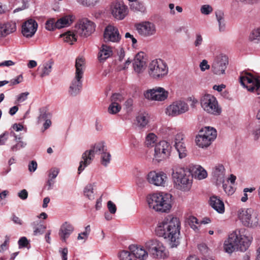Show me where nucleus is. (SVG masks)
<instances>
[{
	"instance_id": "51",
	"label": "nucleus",
	"mask_w": 260,
	"mask_h": 260,
	"mask_svg": "<svg viewBox=\"0 0 260 260\" xmlns=\"http://www.w3.org/2000/svg\"><path fill=\"white\" fill-rule=\"evenodd\" d=\"M123 100V98L122 95L120 93H117L113 94L111 98V101L112 103H119L122 101Z\"/></svg>"
},
{
	"instance_id": "10",
	"label": "nucleus",
	"mask_w": 260,
	"mask_h": 260,
	"mask_svg": "<svg viewBox=\"0 0 260 260\" xmlns=\"http://www.w3.org/2000/svg\"><path fill=\"white\" fill-rule=\"evenodd\" d=\"M146 248L154 257L165 259L168 257L169 252L163 244L156 239L150 240L145 243Z\"/></svg>"
},
{
	"instance_id": "62",
	"label": "nucleus",
	"mask_w": 260,
	"mask_h": 260,
	"mask_svg": "<svg viewBox=\"0 0 260 260\" xmlns=\"http://www.w3.org/2000/svg\"><path fill=\"white\" fill-rule=\"evenodd\" d=\"M18 196L22 200H25L28 197V192L25 189L21 190L18 193Z\"/></svg>"
},
{
	"instance_id": "53",
	"label": "nucleus",
	"mask_w": 260,
	"mask_h": 260,
	"mask_svg": "<svg viewBox=\"0 0 260 260\" xmlns=\"http://www.w3.org/2000/svg\"><path fill=\"white\" fill-rule=\"evenodd\" d=\"M203 42V38L200 33H197L196 35L195 40L194 42V45L196 47H199L202 44Z\"/></svg>"
},
{
	"instance_id": "44",
	"label": "nucleus",
	"mask_w": 260,
	"mask_h": 260,
	"mask_svg": "<svg viewBox=\"0 0 260 260\" xmlns=\"http://www.w3.org/2000/svg\"><path fill=\"white\" fill-rule=\"evenodd\" d=\"M207 176L206 171L201 166L198 167L195 171V177L199 180L205 179Z\"/></svg>"
},
{
	"instance_id": "21",
	"label": "nucleus",
	"mask_w": 260,
	"mask_h": 260,
	"mask_svg": "<svg viewBox=\"0 0 260 260\" xmlns=\"http://www.w3.org/2000/svg\"><path fill=\"white\" fill-rule=\"evenodd\" d=\"M149 183L155 186H164L167 180V176L164 172H150L147 176Z\"/></svg>"
},
{
	"instance_id": "55",
	"label": "nucleus",
	"mask_w": 260,
	"mask_h": 260,
	"mask_svg": "<svg viewBox=\"0 0 260 260\" xmlns=\"http://www.w3.org/2000/svg\"><path fill=\"white\" fill-rule=\"evenodd\" d=\"M222 184L223 188L226 193H227L228 195H231L234 193L235 192V189L231 185H228V184L224 183Z\"/></svg>"
},
{
	"instance_id": "38",
	"label": "nucleus",
	"mask_w": 260,
	"mask_h": 260,
	"mask_svg": "<svg viewBox=\"0 0 260 260\" xmlns=\"http://www.w3.org/2000/svg\"><path fill=\"white\" fill-rule=\"evenodd\" d=\"M187 223L196 232H199L200 229V223L198 219L194 216H189L187 219Z\"/></svg>"
},
{
	"instance_id": "36",
	"label": "nucleus",
	"mask_w": 260,
	"mask_h": 260,
	"mask_svg": "<svg viewBox=\"0 0 260 260\" xmlns=\"http://www.w3.org/2000/svg\"><path fill=\"white\" fill-rule=\"evenodd\" d=\"M60 37L62 38L64 41L72 44L74 42L76 41L77 38L74 32L68 31L66 33L60 35Z\"/></svg>"
},
{
	"instance_id": "59",
	"label": "nucleus",
	"mask_w": 260,
	"mask_h": 260,
	"mask_svg": "<svg viewBox=\"0 0 260 260\" xmlns=\"http://www.w3.org/2000/svg\"><path fill=\"white\" fill-rule=\"evenodd\" d=\"M200 68L201 70L204 72L206 70H208L210 69V65L208 64L207 60L204 59L201 62L200 64Z\"/></svg>"
},
{
	"instance_id": "43",
	"label": "nucleus",
	"mask_w": 260,
	"mask_h": 260,
	"mask_svg": "<svg viewBox=\"0 0 260 260\" xmlns=\"http://www.w3.org/2000/svg\"><path fill=\"white\" fill-rule=\"evenodd\" d=\"M120 260H136L133 254L127 250L121 251L118 255Z\"/></svg>"
},
{
	"instance_id": "30",
	"label": "nucleus",
	"mask_w": 260,
	"mask_h": 260,
	"mask_svg": "<svg viewBox=\"0 0 260 260\" xmlns=\"http://www.w3.org/2000/svg\"><path fill=\"white\" fill-rule=\"evenodd\" d=\"M53 62L51 60L44 62L39 67V70L41 71L40 77H44L48 76L52 70V67Z\"/></svg>"
},
{
	"instance_id": "18",
	"label": "nucleus",
	"mask_w": 260,
	"mask_h": 260,
	"mask_svg": "<svg viewBox=\"0 0 260 260\" xmlns=\"http://www.w3.org/2000/svg\"><path fill=\"white\" fill-rule=\"evenodd\" d=\"M188 110L187 104L182 101L173 102L166 109V114L169 116H175L184 113Z\"/></svg>"
},
{
	"instance_id": "46",
	"label": "nucleus",
	"mask_w": 260,
	"mask_h": 260,
	"mask_svg": "<svg viewBox=\"0 0 260 260\" xmlns=\"http://www.w3.org/2000/svg\"><path fill=\"white\" fill-rule=\"evenodd\" d=\"M249 39L255 42L260 41V27L253 29L251 31L249 36Z\"/></svg>"
},
{
	"instance_id": "8",
	"label": "nucleus",
	"mask_w": 260,
	"mask_h": 260,
	"mask_svg": "<svg viewBox=\"0 0 260 260\" xmlns=\"http://www.w3.org/2000/svg\"><path fill=\"white\" fill-rule=\"evenodd\" d=\"M238 216L244 226L253 228L258 225V214L252 208H241L239 209L238 211Z\"/></svg>"
},
{
	"instance_id": "39",
	"label": "nucleus",
	"mask_w": 260,
	"mask_h": 260,
	"mask_svg": "<svg viewBox=\"0 0 260 260\" xmlns=\"http://www.w3.org/2000/svg\"><path fill=\"white\" fill-rule=\"evenodd\" d=\"M130 9L134 12H140L144 13L146 11V8L144 4L140 2H135L132 3L130 5Z\"/></svg>"
},
{
	"instance_id": "14",
	"label": "nucleus",
	"mask_w": 260,
	"mask_h": 260,
	"mask_svg": "<svg viewBox=\"0 0 260 260\" xmlns=\"http://www.w3.org/2000/svg\"><path fill=\"white\" fill-rule=\"evenodd\" d=\"M229 63L226 55L220 53L214 56L211 64V70L214 74L220 75L225 74V71Z\"/></svg>"
},
{
	"instance_id": "4",
	"label": "nucleus",
	"mask_w": 260,
	"mask_h": 260,
	"mask_svg": "<svg viewBox=\"0 0 260 260\" xmlns=\"http://www.w3.org/2000/svg\"><path fill=\"white\" fill-rule=\"evenodd\" d=\"M172 179L175 187L182 191H189L192 184V177L183 168L175 165L172 169Z\"/></svg>"
},
{
	"instance_id": "6",
	"label": "nucleus",
	"mask_w": 260,
	"mask_h": 260,
	"mask_svg": "<svg viewBox=\"0 0 260 260\" xmlns=\"http://www.w3.org/2000/svg\"><path fill=\"white\" fill-rule=\"evenodd\" d=\"M76 73L74 79L72 81L69 88V93L72 96L79 93L82 88L84 70L85 69V59L82 57H78L75 62Z\"/></svg>"
},
{
	"instance_id": "58",
	"label": "nucleus",
	"mask_w": 260,
	"mask_h": 260,
	"mask_svg": "<svg viewBox=\"0 0 260 260\" xmlns=\"http://www.w3.org/2000/svg\"><path fill=\"white\" fill-rule=\"evenodd\" d=\"M12 127L14 130H26L27 129L26 126L24 124L23 122H21L19 123H15L14 124Z\"/></svg>"
},
{
	"instance_id": "45",
	"label": "nucleus",
	"mask_w": 260,
	"mask_h": 260,
	"mask_svg": "<svg viewBox=\"0 0 260 260\" xmlns=\"http://www.w3.org/2000/svg\"><path fill=\"white\" fill-rule=\"evenodd\" d=\"M93 186L92 184H89L85 187L84 190V195L89 200L94 199Z\"/></svg>"
},
{
	"instance_id": "26",
	"label": "nucleus",
	"mask_w": 260,
	"mask_h": 260,
	"mask_svg": "<svg viewBox=\"0 0 260 260\" xmlns=\"http://www.w3.org/2000/svg\"><path fill=\"white\" fill-rule=\"evenodd\" d=\"M112 49L110 46L102 44L98 54V59L100 62H103L112 56Z\"/></svg>"
},
{
	"instance_id": "5",
	"label": "nucleus",
	"mask_w": 260,
	"mask_h": 260,
	"mask_svg": "<svg viewBox=\"0 0 260 260\" xmlns=\"http://www.w3.org/2000/svg\"><path fill=\"white\" fill-rule=\"evenodd\" d=\"M107 150V146L103 141L96 143L92 145L90 149L86 150L82 155L81 160L78 169V173L80 174L86 167L91 163L95 154L101 155Z\"/></svg>"
},
{
	"instance_id": "61",
	"label": "nucleus",
	"mask_w": 260,
	"mask_h": 260,
	"mask_svg": "<svg viewBox=\"0 0 260 260\" xmlns=\"http://www.w3.org/2000/svg\"><path fill=\"white\" fill-rule=\"evenodd\" d=\"M22 78L23 77L22 75L18 76L16 78L12 79L10 81V85H14L20 83V82H22Z\"/></svg>"
},
{
	"instance_id": "28",
	"label": "nucleus",
	"mask_w": 260,
	"mask_h": 260,
	"mask_svg": "<svg viewBox=\"0 0 260 260\" xmlns=\"http://www.w3.org/2000/svg\"><path fill=\"white\" fill-rule=\"evenodd\" d=\"M210 204L219 213H223L224 212L223 202L217 196H214L210 198Z\"/></svg>"
},
{
	"instance_id": "31",
	"label": "nucleus",
	"mask_w": 260,
	"mask_h": 260,
	"mask_svg": "<svg viewBox=\"0 0 260 260\" xmlns=\"http://www.w3.org/2000/svg\"><path fill=\"white\" fill-rule=\"evenodd\" d=\"M73 18V16L67 15L58 19L56 21V27L59 29L69 26L72 23Z\"/></svg>"
},
{
	"instance_id": "33",
	"label": "nucleus",
	"mask_w": 260,
	"mask_h": 260,
	"mask_svg": "<svg viewBox=\"0 0 260 260\" xmlns=\"http://www.w3.org/2000/svg\"><path fill=\"white\" fill-rule=\"evenodd\" d=\"M10 135L17 142L15 145L11 147V150L12 151H17L25 147L26 144L20 140L21 138L20 136L16 135L13 132H11Z\"/></svg>"
},
{
	"instance_id": "20",
	"label": "nucleus",
	"mask_w": 260,
	"mask_h": 260,
	"mask_svg": "<svg viewBox=\"0 0 260 260\" xmlns=\"http://www.w3.org/2000/svg\"><path fill=\"white\" fill-rule=\"evenodd\" d=\"M135 26L138 34L145 37L153 36L156 32L155 25L150 22H143L136 24Z\"/></svg>"
},
{
	"instance_id": "63",
	"label": "nucleus",
	"mask_w": 260,
	"mask_h": 260,
	"mask_svg": "<svg viewBox=\"0 0 260 260\" xmlns=\"http://www.w3.org/2000/svg\"><path fill=\"white\" fill-rule=\"evenodd\" d=\"M37 163L36 161L32 160L28 165V170L30 172H35L37 168Z\"/></svg>"
},
{
	"instance_id": "32",
	"label": "nucleus",
	"mask_w": 260,
	"mask_h": 260,
	"mask_svg": "<svg viewBox=\"0 0 260 260\" xmlns=\"http://www.w3.org/2000/svg\"><path fill=\"white\" fill-rule=\"evenodd\" d=\"M158 140L157 136L153 133H149L146 135L145 140V145L147 147H155L157 144Z\"/></svg>"
},
{
	"instance_id": "23",
	"label": "nucleus",
	"mask_w": 260,
	"mask_h": 260,
	"mask_svg": "<svg viewBox=\"0 0 260 260\" xmlns=\"http://www.w3.org/2000/svg\"><path fill=\"white\" fill-rule=\"evenodd\" d=\"M184 136L182 133H179L175 136L174 146L178 153L179 158L182 159L187 156V149L183 140Z\"/></svg>"
},
{
	"instance_id": "13",
	"label": "nucleus",
	"mask_w": 260,
	"mask_h": 260,
	"mask_svg": "<svg viewBox=\"0 0 260 260\" xmlns=\"http://www.w3.org/2000/svg\"><path fill=\"white\" fill-rule=\"evenodd\" d=\"M217 135V131H200L196 136V144L200 148L206 149L214 141Z\"/></svg>"
},
{
	"instance_id": "35",
	"label": "nucleus",
	"mask_w": 260,
	"mask_h": 260,
	"mask_svg": "<svg viewBox=\"0 0 260 260\" xmlns=\"http://www.w3.org/2000/svg\"><path fill=\"white\" fill-rule=\"evenodd\" d=\"M31 225L34 229V235L35 236L42 235L46 229V226L40 221L33 222Z\"/></svg>"
},
{
	"instance_id": "60",
	"label": "nucleus",
	"mask_w": 260,
	"mask_h": 260,
	"mask_svg": "<svg viewBox=\"0 0 260 260\" xmlns=\"http://www.w3.org/2000/svg\"><path fill=\"white\" fill-rule=\"evenodd\" d=\"M59 252L61 254L62 260L68 259V250L67 248H60Z\"/></svg>"
},
{
	"instance_id": "19",
	"label": "nucleus",
	"mask_w": 260,
	"mask_h": 260,
	"mask_svg": "<svg viewBox=\"0 0 260 260\" xmlns=\"http://www.w3.org/2000/svg\"><path fill=\"white\" fill-rule=\"evenodd\" d=\"M121 37L118 29L112 25H108L104 30L103 39L105 43H119Z\"/></svg>"
},
{
	"instance_id": "50",
	"label": "nucleus",
	"mask_w": 260,
	"mask_h": 260,
	"mask_svg": "<svg viewBox=\"0 0 260 260\" xmlns=\"http://www.w3.org/2000/svg\"><path fill=\"white\" fill-rule=\"evenodd\" d=\"M28 92H22L17 96L15 104L21 103L25 101L29 95Z\"/></svg>"
},
{
	"instance_id": "29",
	"label": "nucleus",
	"mask_w": 260,
	"mask_h": 260,
	"mask_svg": "<svg viewBox=\"0 0 260 260\" xmlns=\"http://www.w3.org/2000/svg\"><path fill=\"white\" fill-rule=\"evenodd\" d=\"M145 67L146 61L139 54H137L134 59L133 63V67L135 71L138 73H140L143 72Z\"/></svg>"
},
{
	"instance_id": "12",
	"label": "nucleus",
	"mask_w": 260,
	"mask_h": 260,
	"mask_svg": "<svg viewBox=\"0 0 260 260\" xmlns=\"http://www.w3.org/2000/svg\"><path fill=\"white\" fill-rule=\"evenodd\" d=\"M240 82L248 90L260 94V79L254 77L250 73L240 77Z\"/></svg>"
},
{
	"instance_id": "41",
	"label": "nucleus",
	"mask_w": 260,
	"mask_h": 260,
	"mask_svg": "<svg viewBox=\"0 0 260 260\" xmlns=\"http://www.w3.org/2000/svg\"><path fill=\"white\" fill-rule=\"evenodd\" d=\"M51 118V114L48 112L45 108L40 109V115L38 118V122L41 123L44 120Z\"/></svg>"
},
{
	"instance_id": "54",
	"label": "nucleus",
	"mask_w": 260,
	"mask_h": 260,
	"mask_svg": "<svg viewBox=\"0 0 260 260\" xmlns=\"http://www.w3.org/2000/svg\"><path fill=\"white\" fill-rule=\"evenodd\" d=\"M212 7L209 5H205L202 6L201 12L203 14L208 15L212 11Z\"/></svg>"
},
{
	"instance_id": "49",
	"label": "nucleus",
	"mask_w": 260,
	"mask_h": 260,
	"mask_svg": "<svg viewBox=\"0 0 260 260\" xmlns=\"http://www.w3.org/2000/svg\"><path fill=\"white\" fill-rule=\"evenodd\" d=\"M90 232V225H88L86 226L85 228V231L79 234L78 236V240H86L89 235V233Z\"/></svg>"
},
{
	"instance_id": "56",
	"label": "nucleus",
	"mask_w": 260,
	"mask_h": 260,
	"mask_svg": "<svg viewBox=\"0 0 260 260\" xmlns=\"http://www.w3.org/2000/svg\"><path fill=\"white\" fill-rule=\"evenodd\" d=\"M59 169L56 168H52L49 173V178L54 179L58 175Z\"/></svg>"
},
{
	"instance_id": "3",
	"label": "nucleus",
	"mask_w": 260,
	"mask_h": 260,
	"mask_svg": "<svg viewBox=\"0 0 260 260\" xmlns=\"http://www.w3.org/2000/svg\"><path fill=\"white\" fill-rule=\"evenodd\" d=\"M147 201L149 208L156 212L168 213L172 208V195L170 193L160 192L149 194Z\"/></svg>"
},
{
	"instance_id": "25",
	"label": "nucleus",
	"mask_w": 260,
	"mask_h": 260,
	"mask_svg": "<svg viewBox=\"0 0 260 260\" xmlns=\"http://www.w3.org/2000/svg\"><path fill=\"white\" fill-rule=\"evenodd\" d=\"M128 248L136 258L145 259L148 257V251H147L143 247L136 245H131Z\"/></svg>"
},
{
	"instance_id": "37",
	"label": "nucleus",
	"mask_w": 260,
	"mask_h": 260,
	"mask_svg": "<svg viewBox=\"0 0 260 260\" xmlns=\"http://www.w3.org/2000/svg\"><path fill=\"white\" fill-rule=\"evenodd\" d=\"M137 125L141 128L144 127L148 122V116L146 113H141L136 118Z\"/></svg>"
},
{
	"instance_id": "34",
	"label": "nucleus",
	"mask_w": 260,
	"mask_h": 260,
	"mask_svg": "<svg viewBox=\"0 0 260 260\" xmlns=\"http://www.w3.org/2000/svg\"><path fill=\"white\" fill-rule=\"evenodd\" d=\"M216 17L218 23L219 29L220 31L224 30L225 23L224 19V13L221 10H216L215 12Z\"/></svg>"
},
{
	"instance_id": "22",
	"label": "nucleus",
	"mask_w": 260,
	"mask_h": 260,
	"mask_svg": "<svg viewBox=\"0 0 260 260\" xmlns=\"http://www.w3.org/2000/svg\"><path fill=\"white\" fill-rule=\"evenodd\" d=\"M37 28V22L35 20L30 19L23 23L21 33L24 37L30 38L34 36Z\"/></svg>"
},
{
	"instance_id": "9",
	"label": "nucleus",
	"mask_w": 260,
	"mask_h": 260,
	"mask_svg": "<svg viewBox=\"0 0 260 260\" xmlns=\"http://www.w3.org/2000/svg\"><path fill=\"white\" fill-rule=\"evenodd\" d=\"M172 147L171 144L166 140L159 141L155 145L153 155V161L159 162L170 157Z\"/></svg>"
},
{
	"instance_id": "52",
	"label": "nucleus",
	"mask_w": 260,
	"mask_h": 260,
	"mask_svg": "<svg viewBox=\"0 0 260 260\" xmlns=\"http://www.w3.org/2000/svg\"><path fill=\"white\" fill-rule=\"evenodd\" d=\"M19 248L27 247L29 244V241L25 237H21L18 241Z\"/></svg>"
},
{
	"instance_id": "24",
	"label": "nucleus",
	"mask_w": 260,
	"mask_h": 260,
	"mask_svg": "<svg viewBox=\"0 0 260 260\" xmlns=\"http://www.w3.org/2000/svg\"><path fill=\"white\" fill-rule=\"evenodd\" d=\"M225 169L223 165L216 164L212 169V177L216 185H219L224 182Z\"/></svg>"
},
{
	"instance_id": "64",
	"label": "nucleus",
	"mask_w": 260,
	"mask_h": 260,
	"mask_svg": "<svg viewBox=\"0 0 260 260\" xmlns=\"http://www.w3.org/2000/svg\"><path fill=\"white\" fill-rule=\"evenodd\" d=\"M9 137V133L8 132L4 133L3 135H0V145H4Z\"/></svg>"
},
{
	"instance_id": "42",
	"label": "nucleus",
	"mask_w": 260,
	"mask_h": 260,
	"mask_svg": "<svg viewBox=\"0 0 260 260\" xmlns=\"http://www.w3.org/2000/svg\"><path fill=\"white\" fill-rule=\"evenodd\" d=\"M3 26L5 30L4 31L6 36L15 32L16 30V24L15 22H9L3 24Z\"/></svg>"
},
{
	"instance_id": "57",
	"label": "nucleus",
	"mask_w": 260,
	"mask_h": 260,
	"mask_svg": "<svg viewBox=\"0 0 260 260\" xmlns=\"http://www.w3.org/2000/svg\"><path fill=\"white\" fill-rule=\"evenodd\" d=\"M107 207L109 212L111 214H115L116 212V207L115 205L111 201L108 202Z\"/></svg>"
},
{
	"instance_id": "17",
	"label": "nucleus",
	"mask_w": 260,
	"mask_h": 260,
	"mask_svg": "<svg viewBox=\"0 0 260 260\" xmlns=\"http://www.w3.org/2000/svg\"><path fill=\"white\" fill-rule=\"evenodd\" d=\"M111 14L117 20H123L128 14V8L122 2H114L110 6Z\"/></svg>"
},
{
	"instance_id": "15",
	"label": "nucleus",
	"mask_w": 260,
	"mask_h": 260,
	"mask_svg": "<svg viewBox=\"0 0 260 260\" xmlns=\"http://www.w3.org/2000/svg\"><path fill=\"white\" fill-rule=\"evenodd\" d=\"M95 28V24L86 18L80 19L76 26L77 32L84 37L91 35L94 31Z\"/></svg>"
},
{
	"instance_id": "1",
	"label": "nucleus",
	"mask_w": 260,
	"mask_h": 260,
	"mask_svg": "<svg viewBox=\"0 0 260 260\" xmlns=\"http://www.w3.org/2000/svg\"><path fill=\"white\" fill-rule=\"evenodd\" d=\"M180 222L178 218L168 215L159 222L155 229L156 234L168 239L171 247L180 243Z\"/></svg>"
},
{
	"instance_id": "11",
	"label": "nucleus",
	"mask_w": 260,
	"mask_h": 260,
	"mask_svg": "<svg viewBox=\"0 0 260 260\" xmlns=\"http://www.w3.org/2000/svg\"><path fill=\"white\" fill-rule=\"evenodd\" d=\"M202 108L207 113L215 115H218L221 112L216 99L212 95L205 94L201 99Z\"/></svg>"
},
{
	"instance_id": "48",
	"label": "nucleus",
	"mask_w": 260,
	"mask_h": 260,
	"mask_svg": "<svg viewBox=\"0 0 260 260\" xmlns=\"http://www.w3.org/2000/svg\"><path fill=\"white\" fill-rule=\"evenodd\" d=\"M45 28L46 29L51 31L54 29L57 28L56 27V21L54 19H50L48 20L45 23Z\"/></svg>"
},
{
	"instance_id": "2",
	"label": "nucleus",
	"mask_w": 260,
	"mask_h": 260,
	"mask_svg": "<svg viewBox=\"0 0 260 260\" xmlns=\"http://www.w3.org/2000/svg\"><path fill=\"white\" fill-rule=\"evenodd\" d=\"M252 237L245 229L236 230L232 232L223 244L224 251L232 253L234 251H246L251 244Z\"/></svg>"
},
{
	"instance_id": "47",
	"label": "nucleus",
	"mask_w": 260,
	"mask_h": 260,
	"mask_svg": "<svg viewBox=\"0 0 260 260\" xmlns=\"http://www.w3.org/2000/svg\"><path fill=\"white\" fill-rule=\"evenodd\" d=\"M121 109V107L119 103L111 102L108 108V112L110 114H115L119 112Z\"/></svg>"
},
{
	"instance_id": "7",
	"label": "nucleus",
	"mask_w": 260,
	"mask_h": 260,
	"mask_svg": "<svg viewBox=\"0 0 260 260\" xmlns=\"http://www.w3.org/2000/svg\"><path fill=\"white\" fill-rule=\"evenodd\" d=\"M168 71L166 63L160 59L152 60L148 66L149 75L154 79H161L168 74Z\"/></svg>"
},
{
	"instance_id": "40",
	"label": "nucleus",
	"mask_w": 260,
	"mask_h": 260,
	"mask_svg": "<svg viewBox=\"0 0 260 260\" xmlns=\"http://www.w3.org/2000/svg\"><path fill=\"white\" fill-rule=\"evenodd\" d=\"M111 155L107 150L101 155V163L104 167H107L111 160Z\"/></svg>"
},
{
	"instance_id": "16",
	"label": "nucleus",
	"mask_w": 260,
	"mask_h": 260,
	"mask_svg": "<svg viewBox=\"0 0 260 260\" xmlns=\"http://www.w3.org/2000/svg\"><path fill=\"white\" fill-rule=\"evenodd\" d=\"M169 92L164 88L155 87L152 89H148L144 93L145 98L156 101H164L168 97Z\"/></svg>"
},
{
	"instance_id": "27",
	"label": "nucleus",
	"mask_w": 260,
	"mask_h": 260,
	"mask_svg": "<svg viewBox=\"0 0 260 260\" xmlns=\"http://www.w3.org/2000/svg\"><path fill=\"white\" fill-rule=\"evenodd\" d=\"M74 231L73 225L67 222H64L61 226L59 232V235L61 240L66 242L67 238H69L70 235Z\"/></svg>"
}]
</instances>
